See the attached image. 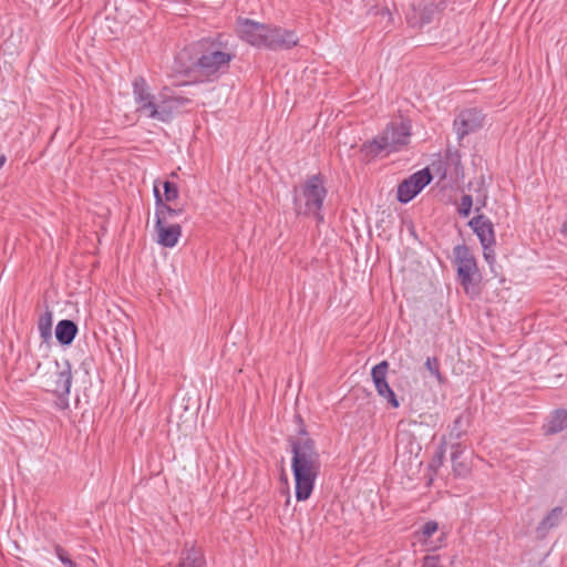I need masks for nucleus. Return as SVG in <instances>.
Wrapping results in <instances>:
<instances>
[{
  "label": "nucleus",
  "mask_w": 567,
  "mask_h": 567,
  "mask_svg": "<svg viewBox=\"0 0 567 567\" xmlns=\"http://www.w3.org/2000/svg\"><path fill=\"white\" fill-rule=\"evenodd\" d=\"M133 96L140 116L162 123L171 122L190 104L189 99L178 95L167 86L153 93L141 76L133 82Z\"/></svg>",
  "instance_id": "f257e3e1"
},
{
  "label": "nucleus",
  "mask_w": 567,
  "mask_h": 567,
  "mask_svg": "<svg viewBox=\"0 0 567 567\" xmlns=\"http://www.w3.org/2000/svg\"><path fill=\"white\" fill-rule=\"evenodd\" d=\"M292 449V471L296 480V496H310L315 480L320 470L319 454L313 441L306 435L290 440Z\"/></svg>",
  "instance_id": "f03ea898"
},
{
  "label": "nucleus",
  "mask_w": 567,
  "mask_h": 567,
  "mask_svg": "<svg viewBox=\"0 0 567 567\" xmlns=\"http://www.w3.org/2000/svg\"><path fill=\"white\" fill-rule=\"evenodd\" d=\"M237 32L243 40L251 45L274 50L289 49L298 43V38L292 31L269 28L249 19L238 21Z\"/></svg>",
  "instance_id": "7ed1b4c3"
},
{
  "label": "nucleus",
  "mask_w": 567,
  "mask_h": 567,
  "mask_svg": "<svg viewBox=\"0 0 567 567\" xmlns=\"http://www.w3.org/2000/svg\"><path fill=\"white\" fill-rule=\"evenodd\" d=\"M235 54L227 43L210 42L193 65L198 81H210L227 72Z\"/></svg>",
  "instance_id": "20e7f679"
},
{
  "label": "nucleus",
  "mask_w": 567,
  "mask_h": 567,
  "mask_svg": "<svg viewBox=\"0 0 567 567\" xmlns=\"http://www.w3.org/2000/svg\"><path fill=\"white\" fill-rule=\"evenodd\" d=\"M411 125L409 122H391L373 141L364 145L367 154L377 156L380 153L390 154L406 146L410 141Z\"/></svg>",
  "instance_id": "39448f33"
},
{
  "label": "nucleus",
  "mask_w": 567,
  "mask_h": 567,
  "mask_svg": "<svg viewBox=\"0 0 567 567\" xmlns=\"http://www.w3.org/2000/svg\"><path fill=\"white\" fill-rule=\"evenodd\" d=\"M326 195L327 190L321 178L317 175L311 176L305 183L301 193L295 196L296 212L302 215H312L322 220L320 209Z\"/></svg>",
  "instance_id": "423d86ee"
},
{
  "label": "nucleus",
  "mask_w": 567,
  "mask_h": 567,
  "mask_svg": "<svg viewBox=\"0 0 567 567\" xmlns=\"http://www.w3.org/2000/svg\"><path fill=\"white\" fill-rule=\"evenodd\" d=\"M455 264L457 267V277L465 292L472 297L477 295V284L480 272L476 259L470 249L464 245H458L453 249Z\"/></svg>",
  "instance_id": "0eeeda50"
},
{
  "label": "nucleus",
  "mask_w": 567,
  "mask_h": 567,
  "mask_svg": "<svg viewBox=\"0 0 567 567\" xmlns=\"http://www.w3.org/2000/svg\"><path fill=\"white\" fill-rule=\"evenodd\" d=\"M72 383L71 364L66 359L54 361L42 375V385L59 396L70 393Z\"/></svg>",
  "instance_id": "6e6552de"
},
{
  "label": "nucleus",
  "mask_w": 567,
  "mask_h": 567,
  "mask_svg": "<svg viewBox=\"0 0 567 567\" xmlns=\"http://www.w3.org/2000/svg\"><path fill=\"white\" fill-rule=\"evenodd\" d=\"M444 4V0H420L406 13L410 27L421 29L432 22Z\"/></svg>",
  "instance_id": "1a4fd4ad"
},
{
  "label": "nucleus",
  "mask_w": 567,
  "mask_h": 567,
  "mask_svg": "<svg viewBox=\"0 0 567 567\" xmlns=\"http://www.w3.org/2000/svg\"><path fill=\"white\" fill-rule=\"evenodd\" d=\"M432 181L427 168L421 169L404 179L398 187V199L401 203L412 200Z\"/></svg>",
  "instance_id": "9d476101"
},
{
  "label": "nucleus",
  "mask_w": 567,
  "mask_h": 567,
  "mask_svg": "<svg viewBox=\"0 0 567 567\" xmlns=\"http://www.w3.org/2000/svg\"><path fill=\"white\" fill-rule=\"evenodd\" d=\"M389 363L386 361L380 362L372 368L371 378L378 394L384 399L392 408L396 409L399 408L400 403L395 393L386 381Z\"/></svg>",
  "instance_id": "9b49d317"
},
{
  "label": "nucleus",
  "mask_w": 567,
  "mask_h": 567,
  "mask_svg": "<svg viewBox=\"0 0 567 567\" xmlns=\"http://www.w3.org/2000/svg\"><path fill=\"white\" fill-rule=\"evenodd\" d=\"M484 123V115L476 109L462 111L454 120V130L461 141L470 133L480 130Z\"/></svg>",
  "instance_id": "f8f14e48"
},
{
  "label": "nucleus",
  "mask_w": 567,
  "mask_h": 567,
  "mask_svg": "<svg viewBox=\"0 0 567 567\" xmlns=\"http://www.w3.org/2000/svg\"><path fill=\"white\" fill-rule=\"evenodd\" d=\"M421 452V445L414 440V437L403 432L398 435L396 439V458L401 460L402 463L405 461H416Z\"/></svg>",
  "instance_id": "ddd939ff"
},
{
  "label": "nucleus",
  "mask_w": 567,
  "mask_h": 567,
  "mask_svg": "<svg viewBox=\"0 0 567 567\" xmlns=\"http://www.w3.org/2000/svg\"><path fill=\"white\" fill-rule=\"evenodd\" d=\"M155 230L157 235V243L167 248L175 247L182 235L179 225L165 221H156Z\"/></svg>",
  "instance_id": "4468645a"
},
{
  "label": "nucleus",
  "mask_w": 567,
  "mask_h": 567,
  "mask_svg": "<svg viewBox=\"0 0 567 567\" xmlns=\"http://www.w3.org/2000/svg\"><path fill=\"white\" fill-rule=\"evenodd\" d=\"M470 227L478 237L482 247L494 246L495 236L493 224L483 215L472 218L468 223Z\"/></svg>",
  "instance_id": "2eb2a0df"
},
{
  "label": "nucleus",
  "mask_w": 567,
  "mask_h": 567,
  "mask_svg": "<svg viewBox=\"0 0 567 567\" xmlns=\"http://www.w3.org/2000/svg\"><path fill=\"white\" fill-rule=\"evenodd\" d=\"M564 515V508L560 506H556L550 512H548L546 516L538 523L535 529L537 538L544 539L553 528L560 524Z\"/></svg>",
  "instance_id": "dca6fc26"
},
{
  "label": "nucleus",
  "mask_w": 567,
  "mask_h": 567,
  "mask_svg": "<svg viewBox=\"0 0 567 567\" xmlns=\"http://www.w3.org/2000/svg\"><path fill=\"white\" fill-rule=\"evenodd\" d=\"M154 196H155V202H156V210H155L156 221L167 223V219L182 214V212H183L182 209H174L164 203L157 185H154Z\"/></svg>",
  "instance_id": "f3484780"
},
{
  "label": "nucleus",
  "mask_w": 567,
  "mask_h": 567,
  "mask_svg": "<svg viewBox=\"0 0 567 567\" xmlns=\"http://www.w3.org/2000/svg\"><path fill=\"white\" fill-rule=\"evenodd\" d=\"M176 567H206V559L195 547L185 548Z\"/></svg>",
  "instance_id": "a211bd4d"
},
{
  "label": "nucleus",
  "mask_w": 567,
  "mask_h": 567,
  "mask_svg": "<svg viewBox=\"0 0 567 567\" xmlns=\"http://www.w3.org/2000/svg\"><path fill=\"white\" fill-rule=\"evenodd\" d=\"M78 332L76 324L71 320H61L55 328L56 340L61 344H70L74 340Z\"/></svg>",
  "instance_id": "6ab92c4d"
},
{
  "label": "nucleus",
  "mask_w": 567,
  "mask_h": 567,
  "mask_svg": "<svg viewBox=\"0 0 567 567\" xmlns=\"http://www.w3.org/2000/svg\"><path fill=\"white\" fill-rule=\"evenodd\" d=\"M567 427V411L557 410L553 413L550 419L545 424V432L547 434L558 433Z\"/></svg>",
  "instance_id": "aec40b11"
},
{
  "label": "nucleus",
  "mask_w": 567,
  "mask_h": 567,
  "mask_svg": "<svg viewBox=\"0 0 567 567\" xmlns=\"http://www.w3.org/2000/svg\"><path fill=\"white\" fill-rule=\"evenodd\" d=\"M52 323H53V316L52 311L47 309L39 318L38 321V330L40 332V336L43 340H48L52 336Z\"/></svg>",
  "instance_id": "412c9836"
},
{
  "label": "nucleus",
  "mask_w": 567,
  "mask_h": 567,
  "mask_svg": "<svg viewBox=\"0 0 567 567\" xmlns=\"http://www.w3.org/2000/svg\"><path fill=\"white\" fill-rule=\"evenodd\" d=\"M462 451L460 449H456L452 453V463H453V470L457 475H463L467 472V466L463 464V462L458 461L462 455Z\"/></svg>",
  "instance_id": "4be33fe9"
},
{
  "label": "nucleus",
  "mask_w": 567,
  "mask_h": 567,
  "mask_svg": "<svg viewBox=\"0 0 567 567\" xmlns=\"http://www.w3.org/2000/svg\"><path fill=\"white\" fill-rule=\"evenodd\" d=\"M164 197L166 202H173L178 197V189L175 184L171 182H164Z\"/></svg>",
  "instance_id": "5701e85b"
},
{
  "label": "nucleus",
  "mask_w": 567,
  "mask_h": 567,
  "mask_svg": "<svg viewBox=\"0 0 567 567\" xmlns=\"http://www.w3.org/2000/svg\"><path fill=\"white\" fill-rule=\"evenodd\" d=\"M473 205V199L471 195H464L461 198V203L458 205V213L460 215L467 217L471 214Z\"/></svg>",
  "instance_id": "b1692460"
},
{
  "label": "nucleus",
  "mask_w": 567,
  "mask_h": 567,
  "mask_svg": "<svg viewBox=\"0 0 567 567\" xmlns=\"http://www.w3.org/2000/svg\"><path fill=\"white\" fill-rule=\"evenodd\" d=\"M425 367L429 370V372L439 381H441V374H440V363L436 358H427L425 362Z\"/></svg>",
  "instance_id": "393cba45"
},
{
  "label": "nucleus",
  "mask_w": 567,
  "mask_h": 567,
  "mask_svg": "<svg viewBox=\"0 0 567 567\" xmlns=\"http://www.w3.org/2000/svg\"><path fill=\"white\" fill-rule=\"evenodd\" d=\"M439 529V524L435 522V520H427L423 526H422V535L425 537V538H429L431 537L432 535H434Z\"/></svg>",
  "instance_id": "a878e982"
},
{
  "label": "nucleus",
  "mask_w": 567,
  "mask_h": 567,
  "mask_svg": "<svg viewBox=\"0 0 567 567\" xmlns=\"http://www.w3.org/2000/svg\"><path fill=\"white\" fill-rule=\"evenodd\" d=\"M55 554L56 558L65 567H76L75 563L65 554V551L62 548H56Z\"/></svg>",
  "instance_id": "bb28decb"
},
{
  "label": "nucleus",
  "mask_w": 567,
  "mask_h": 567,
  "mask_svg": "<svg viewBox=\"0 0 567 567\" xmlns=\"http://www.w3.org/2000/svg\"><path fill=\"white\" fill-rule=\"evenodd\" d=\"M493 246L483 247L484 250V259L489 265L491 269L494 270V264H495V252L492 248Z\"/></svg>",
  "instance_id": "cd10ccee"
},
{
  "label": "nucleus",
  "mask_w": 567,
  "mask_h": 567,
  "mask_svg": "<svg viewBox=\"0 0 567 567\" xmlns=\"http://www.w3.org/2000/svg\"><path fill=\"white\" fill-rule=\"evenodd\" d=\"M422 567H443V566L439 563L437 557L426 556L424 558V563H423Z\"/></svg>",
  "instance_id": "c85d7f7f"
},
{
  "label": "nucleus",
  "mask_w": 567,
  "mask_h": 567,
  "mask_svg": "<svg viewBox=\"0 0 567 567\" xmlns=\"http://www.w3.org/2000/svg\"><path fill=\"white\" fill-rule=\"evenodd\" d=\"M527 567H549V565L547 564V556L543 557L540 560H538L535 564H530Z\"/></svg>",
  "instance_id": "c756f323"
},
{
  "label": "nucleus",
  "mask_w": 567,
  "mask_h": 567,
  "mask_svg": "<svg viewBox=\"0 0 567 567\" xmlns=\"http://www.w3.org/2000/svg\"><path fill=\"white\" fill-rule=\"evenodd\" d=\"M6 163V156L1 155L0 156V168L4 165Z\"/></svg>",
  "instance_id": "7c9ffc66"
},
{
  "label": "nucleus",
  "mask_w": 567,
  "mask_h": 567,
  "mask_svg": "<svg viewBox=\"0 0 567 567\" xmlns=\"http://www.w3.org/2000/svg\"><path fill=\"white\" fill-rule=\"evenodd\" d=\"M382 14L389 17V19H391V17H392L388 9L383 10Z\"/></svg>",
  "instance_id": "2f4dec72"
},
{
  "label": "nucleus",
  "mask_w": 567,
  "mask_h": 567,
  "mask_svg": "<svg viewBox=\"0 0 567 567\" xmlns=\"http://www.w3.org/2000/svg\"><path fill=\"white\" fill-rule=\"evenodd\" d=\"M286 505H287V506H289V505H290V497H287Z\"/></svg>",
  "instance_id": "473e14b6"
},
{
  "label": "nucleus",
  "mask_w": 567,
  "mask_h": 567,
  "mask_svg": "<svg viewBox=\"0 0 567 567\" xmlns=\"http://www.w3.org/2000/svg\"><path fill=\"white\" fill-rule=\"evenodd\" d=\"M307 498L298 497L297 501H306Z\"/></svg>",
  "instance_id": "72a5a7b5"
}]
</instances>
